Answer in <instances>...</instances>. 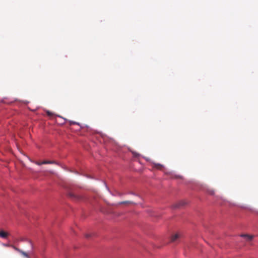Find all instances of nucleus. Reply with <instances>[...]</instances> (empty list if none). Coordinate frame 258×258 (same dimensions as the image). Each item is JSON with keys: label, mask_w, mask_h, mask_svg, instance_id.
Segmentation results:
<instances>
[{"label": "nucleus", "mask_w": 258, "mask_h": 258, "mask_svg": "<svg viewBox=\"0 0 258 258\" xmlns=\"http://www.w3.org/2000/svg\"><path fill=\"white\" fill-rule=\"evenodd\" d=\"M35 164L37 165H41L42 164H44V163H42V162H39V161H34L33 162Z\"/></svg>", "instance_id": "nucleus-11"}, {"label": "nucleus", "mask_w": 258, "mask_h": 258, "mask_svg": "<svg viewBox=\"0 0 258 258\" xmlns=\"http://www.w3.org/2000/svg\"><path fill=\"white\" fill-rule=\"evenodd\" d=\"M119 204H120V205H121V204H135V203L132 201H126L120 202L119 203Z\"/></svg>", "instance_id": "nucleus-5"}, {"label": "nucleus", "mask_w": 258, "mask_h": 258, "mask_svg": "<svg viewBox=\"0 0 258 258\" xmlns=\"http://www.w3.org/2000/svg\"><path fill=\"white\" fill-rule=\"evenodd\" d=\"M9 235V233L4 231H0V237L3 238H7L8 236Z\"/></svg>", "instance_id": "nucleus-3"}, {"label": "nucleus", "mask_w": 258, "mask_h": 258, "mask_svg": "<svg viewBox=\"0 0 258 258\" xmlns=\"http://www.w3.org/2000/svg\"><path fill=\"white\" fill-rule=\"evenodd\" d=\"M42 163H44V164H55L56 162L54 161H47L45 160L42 162Z\"/></svg>", "instance_id": "nucleus-8"}, {"label": "nucleus", "mask_w": 258, "mask_h": 258, "mask_svg": "<svg viewBox=\"0 0 258 258\" xmlns=\"http://www.w3.org/2000/svg\"><path fill=\"white\" fill-rule=\"evenodd\" d=\"M242 237H245L247 241H250L252 239L253 236L252 235H242Z\"/></svg>", "instance_id": "nucleus-7"}, {"label": "nucleus", "mask_w": 258, "mask_h": 258, "mask_svg": "<svg viewBox=\"0 0 258 258\" xmlns=\"http://www.w3.org/2000/svg\"><path fill=\"white\" fill-rule=\"evenodd\" d=\"M69 121L70 125L78 124V125H80V123L78 122H77L76 121H74L72 120H69Z\"/></svg>", "instance_id": "nucleus-10"}, {"label": "nucleus", "mask_w": 258, "mask_h": 258, "mask_svg": "<svg viewBox=\"0 0 258 258\" xmlns=\"http://www.w3.org/2000/svg\"><path fill=\"white\" fill-rule=\"evenodd\" d=\"M46 113H47V114L49 116H52L53 115V113L49 111H47L46 112Z\"/></svg>", "instance_id": "nucleus-14"}, {"label": "nucleus", "mask_w": 258, "mask_h": 258, "mask_svg": "<svg viewBox=\"0 0 258 258\" xmlns=\"http://www.w3.org/2000/svg\"><path fill=\"white\" fill-rule=\"evenodd\" d=\"M132 153L135 157H138L139 156V154L136 152H132Z\"/></svg>", "instance_id": "nucleus-13"}, {"label": "nucleus", "mask_w": 258, "mask_h": 258, "mask_svg": "<svg viewBox=\"0 0 258 258\" xmlns=\"http://www.w3.org/2000/svg\"><path fill=\"white\" fill-rule=\"evenodd\" d=\"M68 196L72 200L77 201L80 200L81 198V196L77 195L76 194L72 191H70L68 193Z\"/></svg>", "instance_id": "nucleus-1"}, {"label": "nucleus", "mask_w": 258, "mask_h": 258, "mask_svg": "<svg viewBox=\"0 0 258 258\" xmlns=\"http://www.w3.org/2000/svg\"><path fill=\"white\" fill-rule=\"evenodd\" d=\"M12 247H13V248H14L15 250L17 251H18V252H19V253H20V251H21V249H19V248H18L16 247V246H12Z\"/></svg>", "instance_id": "nucleus-12"}, {"label": "nucleus", "mask_w": 258, "mask_h": 258, "mask_svg": "<svg viewBox=\"0 0 258 258\" xmlns=\"http://www.w3.org/2000/svg\"><path fill=\"white\" fill-rule=\"evenodd\" d=\"M154 167L158 169H161L163 165L159 163H155L154 164Z\"/></svg>", "instance_id": "nucleus-6"}, {"label": "nucleus", "mask_w": 258, "mask_h": 258, "mask_svg": "<svg viewBox=\"0 0 258 258\" xmlns=\"http://www.w3.org/2000/svg\"><path fill=\"white\" fill-rule=\"evenodd\" d=\"M20 253L23 255L24 256L27 257V258H30L29 255L25 251H23L22 250H21Z\"/></svg>", "instance_id": "nucleus-9"}, {"label": "nucleus", "mask_w": 258, "mask_h": 258, "mask_svg": "<svg viewBox=\"0 0 258 258\" xmlns=\"http://www.w3.org/2000/svg\"><path fill=\"white\" fill-rule=\"evenodd\" d=\"M85 236L87 237V238H89V237L91 236V235L89 234H86Z\"/></svg>", "instance_id": "nucleus-15"}, {"label": "nucleus", "mask_w": 258, "mask_h": 258, "mask_svg": "<svg viewBox=\"0 0 258 258\" xmlns=\"http://www.w3.org/2000/svg\"><path fill=\"white\" fill-rule=\"evenodd\" d=\"M180 234L179 233H176L173 235L171 237V241L172 242H175L177 241V240L180 238Z\"/></svg>", "instance_id": "nucleus-2"}, {"label": "nucleus", "mask_w": 258, "mask_h": 258, "mask_svg": "<svg viewBox=\"0 0 258 258\" xmlns=\"http://www.w3.org/2000/svg\"><path fill=\"white\" fill-rule=\"evenodd\" d=\"M184 204H185V203H184V202H180L179 203H177V204H176L174 205L173 206V207L174 208H179V207H180V206H183V205H184Z\"/></svg>", "instance_id": "nucleus-4"}]
</instances>
